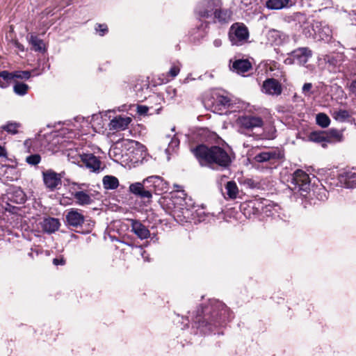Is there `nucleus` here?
Instances as JSON below:
<instances>
[{
	"instance_id": "e433bc0d",
	"label": "nucleus",
	"mask_w": 356,
	"mask_h": 356,
	"mask_svg": "<svg viewBox=\"0 0 356 356\" xmlns=\"http://www.w3.org/2000/svg\"><path fill=\"white\" fill-rule=\"evenodd\" d=\"M179 145V140L175 135L172 138H170V142L168 143V146L165 149V152L168 154L173 152L176 148H177Z\"/></svg>"
},
{
	"instance_id": "bf43d9fd",
	"label": "nucleus",
	"mask_w": 356,
	"mask_h": 356,
	"mask_svg": "<svg viewBox=\"0 0 356 356\" xmlns=\"http://www.w3.org/2000/svg\"><path fill=\"white\" fill-rule=\"evenodd\" d=\"M127 245L129 246H130L132 249H135L136 250V246L135 245L132 244V243H127Z\"/></svg>"
},
{
	"instance_id": "7c9ffc66",
	"label": "nucleus",
	"mask_w": 356,
	"mask_h": 356,
	"mask_svg": "<svg viewBox=\"0 0 356 356\" xmlns=\"http://www.w3.org/2000/svg\"><path fill=\"white\" fill-rule=\"evenodd\" d=\"M29 42L35 51H42L44 50L43 41L38 36L31 34L30 35Z\"/></svg>"
},
{
	"instance_id": "9d476101",
	"label": "nucleus",
	"mask_w": 356,
	"mask_h": 356,
	"mask_svg": "<svg viewBox=\"0 0 356 356\" xmlns=\"http://www.w3.org/2000/svg\"><path fill=\"white\" fill-rule=\"evenodd\" d=\"M294 21L302 29V33L306 37H314L316 33L314 29V22L316 21L310 19L305 14L301 13H296L294 15Z\"/></svg>"
},
{
	"instance_id": "13d9d810",
	"label": "nucleus",
	"mask_w": 356,
	"mask_h": 356,
	"mask_svg": "<svg viewBox=\"0 0 356 356\" xmlns=\"http://www.w3.org/2000/svg\"><path fill=\"white\" fill-rule=\"evenodd\" d=\"M35 255V254L34 253L33 248H31V251L29 253V256L33 259Z\"/></svg>"
},
{
	"instance_id": "72a5a7b5",
	"label": "nucleus",
	"mask_w": 356,
	"mask_h": 356,
	"mask_svg": "<svg viewBox=\"0 0 356 356\" xmlns=\"http://www.w3.org/2000/svg\"><path fill=\"white\" fill-rule=\"evenodd\" d=\"M316 123L321 127L325 128L329 126L330 120L326 114L321 113L316 115Z\"/></svg>"
},
{
	"instance_id": "bb28decb",
	"label": "nucleus",
	"mask_w": 356,
	"mask_h": 356,
	"mask_svg": "<svg viewBox=\"0 0 356 356\" xmlns=\"http://www.w3.org/2000/svg\"><path fill=\"white\" fill-rule=\"evenodd\" d=\"M9 200L16 204H23L26 201V195L20 188H16L10 193Z\"/></svg>"
},
{
	"instance_id": "49530a36",
	"label": "nucleus",
	"mask_w": 356,
	"mask_h": 356,
	"mask_svg": "<svg viewBox=\"0 0 356 356\" xmlns=\"http://www.w3.org/2000/svg\"><path fill=\"white\" fill-rule=\"evenodd\" d=\"M180 68L177 65H173L171 67L168 72V74L172 77L175 78L179 73Z\"/></svg>"
},
{
	"instance_id": "2eb2a0df",
	"label": "nucleus",
	"mask_w": 356,
	"mask_h": 356,
	"mask_svg": "<svg viewBox=\"0 0 356 356\" xmlns=\"http://www.w3.org/2000/svg\"><path fill=\"white\" fill-rule=\"evenodd\" d=\"M262 92L268 95H280L282 88L280 83L275 79H267L262 85Z\"/></svg>"
},
{
	"instance_id": "20e7f679",
	"label": "nucleus",
	"mask_w": 356,
	"mask_h": 356,
	"mask_svg": "<svg viewBox=\"0 0 356 356\" xmlns=\"http://www.w3.org/2000/svg\"><path fill=\"white\" fill-rule=\"evenodd\" d=\"M289 187L298 193L302 197L311 196V180L308 174L302 170H296L291 179Z\"/></svg>"
},
{
	"instance_id": "b1692460",
	"label": "nucleus",
	"mask_w": 356,
	"mask_h": 356,
	"mask_svg": "<svg viewBox=\"0 0 356 356\" xmlns=\"http://www.w3.org/2000/svg\"><path fill=\"white\" fill-rule=\"evenodd\" d=\"M266 39L268 43L271 45H280L285 39V35L275 29H271L266 33Z\"/></svg>"
},
{
	"instance_id": "7ed1b4c3",
	"label": "nucleus",
	"mask_w": 356,
	"mask_h": 356,
	"mask_svg": "<svg viewBox=\"0 0 356 356\" xmlns=\"http://www.w3.org/2000/svg\"><path fill=\"white\" fill-rule=\"evenodd\" d=\"M170 201L173 206L172 215L177 222H188L193 219V207L188 205L184 191H177L172 195Z\"/></svg>"
},
{
	"instance_id": "4468645a",
	"label": "nucleus",
	"mask_w": 356,
	"mask_h": 356,
	"mask_svg": "<svg viewBox=\"0 0 356 356\" xmlns=\"http://www.w3.org/2000/svg\"><path fill=\"white\" fill-rule=\"evenodd\" d=\"M44 184L47 188L54 191L58 185L61 184V177L52 170L42 172Z\"/></svg>"
},
{
	"instance_id": "2f4dec72",
	"label": "nucleus",
	"mask_w": 356,
	"mask_h": 356,
	"mask_svg": "<svg viewBox=\"0 0 356 356\" xmlns=\"http://www.w3.org/2000/svg\"><path fill=\"white\" fill-rule=\"evenodd\" d=\"M227 194L231 199H235L238 193L236 184L234 181H229L225 186Z\"/></svg>"
},
{
	"instance_id": "9b49d317",
	"label": "nucleus",
	"mask_w": 356,
	"mask_h": 356,
	"mask_svg": "<svg viewBox=\"0 0 356 356\" xmlns=\"http://www.w3.org/2000/svg\"><path fill=\"white\" fill-rule=\"evenodd\" d=\"M312 55V51L309 48H298L289 54V56L285 59L284 62L286 64L297 63L298 65H305Z\"/></svg>"
},
{
	"instance_id": "4be33fe9",
	"label": "nucleus",
	"mask_w": 356,
	"mask_h": 356,
	"mask_svg": "<svg viewBox=\"0 0 356 356\" xmlns=\"http://www.w3.org/2000/svg\"><path fill=\"white\" fill-rule=\"evenodd\" d=\"M252 68L250 62L247 59H237L230 65V69L238 74H243Z\"/></svg>"
},
{
	"instance_id": "4d7b16f0",
	"label": "nucleus",
	"mask_w": 356,
	"mask_h": 356,
	"mask_svg": "<svg viewBox=\"0 0 356 356\" xmlns=\"http://www.w3.org/2000/svg\"><path fill=\"white\" fill-rule=\"evenodd\" d=\"M34 253L36 256L39 255L40 254H42V250L37 248H33Z\"/></svg>"
},
{
	"instance_id": "4c0bfd02",
	"label": "nucleus",
	"mask_w": 356,
	"mask_h": 356,
	"mask_svg": "<svg viewBox=\"0 0 356 356\" xmlns=\"http://www.w3.org/2000/svg\"><path fill=\"white\" fill-rule=\"evenodd\" d=\"M350 116L349 112L346 110H339L334 112V118L337 120L344 121Z\"/></svg>"
},
{
	"instance_id": "0eeeda50",
	"label": "nucleus",
	"mask_w": 356,
	"mask_h": 356,
	"mask_svg": "<svg viewBox=\"0 0 356 356\" xmlns=\"http://www.w3.org/2000/svg\"><path fill=\"white\" fill-rule=\"evenodd\" d=\"M229 38L232 44L242 45L249 38L248 29L243 24L235 23L230 27Z\"/></svg>"
},
{
	"instance_id": "c756f323",
	"label": "nucleus",
	"mask_w": 356,
	"mask_h": 356,
	"mask_svg": "<svg viewBox=\"0 0 356 356\" xmlns=\"http://www.w3.org/2000/svg\"><path fill=\"white\" fill-rule=\"evenodd\" d=\"M21 124L16 122H8L6 124L2 125L1 129L6 131L9 134L15 135L18 133V129Z\"/></svg>"
},
{
	"instance_id": "473e14b6",
	"label": "nucleus",
	"mask_w": 356,
	"mask_h": 356,
	"mask_svg": "<svg viewBox=\"0 0 356 356\" xmlns=\"http://www.w3.org/2000/svg\"><path fill=\"white\" fill-rule=\"evenodd\" d=\"M309 140L315 143H322L327 140V135L324 132H312L309 135Z\"/></svg>"
},
{
	"instance_id": "393cba45",
	"label": "nucleus",
	"mask_w": 356,
	"mask_h": 356,
	"mask_svg": "<svg viewBox=\"0 0 356 356\" xmlns=\"http://www.w3.org/2000/svg\"><path fill=\"white\" fill-rule=\"evenodd\" d=\"M292 5L290 0H268L266 6L270 10H281L289 8Z\"/></svg>"
},
{
	"instance_id": "a19ab883",
	"label": "nucleus",
	"mask_w": 356,
	"mask_h": 356,
	"mask_svg": "<svg viewBox=\"0 0 356 356\" xmlns=\"http://www.w3.org/2000/svg\"><path fill=\"white\" fill-rule=\"evenodd\" d=\"M13 79L17 78L21 79H29L31 74L29 71H16L13 72Z\"/></svg>"
},
{
	"instance_id": "dca6fc26",
	"label": "nucleus",
	"mask_w": 356,
	"mask_h": 356,
	"mask_svg": "<svg viewBox=\"0 0 356 356\" xmlns=\"http://www.w3.org/2000/svg\"><path fill=\"white\" fill-rule=\"evenodd\" d=\"M131 122L132 118L131 117L118 115L110 121L108 124L109 129L113 131L125 130Z\"/></svg>"
},
{
	"instance_id": "412c9836",
	"label": "nucleus",
	"mask_w": 356,
	"mask_h": 356,
	"mask_svg": "<svg viewBox=\"0 0 356 356\" xmlns=\"http://www.w3.org/2000/svg\"><path fill=\"white\" fill-rule=\"evenodd\" d=\"M341 186L347 188H356V173L347 171L341 173L339 176Z\"/></svg>"
},
{
	"instance_id": "1a4fd4ad",
	"label": "nucleus",
	"mask_w": 356,
	"mask_h": 356,
	"mask_svg": "<svg viewBox=\"0 0 356 356\" xmlns=\"http://www.w3.org/2000/svg\"><path fill=\"white\" fill-rule=\"evenodd\" d=\"M88 222L90 227L95 225V222L91 220H86L83 214L78 209H70L65 216V222L67 226L78 228L85 222Z\"/></svg>"
},
{
	"instance_id": "8fccbe9b",
	"label": "nucleus",
	"mask_w": 356,
	"mask_h": 356,
	"mask_svg": "<svg viewBox=\"0 0 356 356\" xmlns=\"http://www.w3.org/2000/svg\"><path fill=\"white\" fill-rule=\"evenodd\" d=\"M166 92L170 98H173L176 96L177 90L172 87H168L166 89Z\"/></svg>"
},
{
	"instance_id": "5701e85b",
	"label": "nucleus",
	"mask_w": 356,
	"mask_h": 356,
	"mask_svg": "<svg viewBox=\"0 0 356 356\" xmlns=\"http://www.w3.org/2000/svg\"><path fill=\"white\" fill-rule=\"evenodd\" d=\"M40 224L43 231L49 234L57 231L60 225L58 219L51 217L44 218Z\"/></svg>"
},
{
	"instance_id": "6e6d98bb",
	"label": "nucleus",
	"mask_w": 356,
	"mask_h": 356,
	"mask_svg": "<svg viewBox=\"0 0 356 356\" xmlns=\"http://www.w3.org/2000/svg\"><path fill=\"white\" fill-rule=\"evenodd\" d=\"M7 156V152L6 149L0 145V157H6Z\"/></svg>"
},
{
	"instance_id": "5fc2aeb1",
	"label": "nucleus",
	"mask_w": 356,
	"mask_h": 356,
	"mask_svg": "<svg viewBox=\"0 0 356 356\" xmlns=\"http://www.w3.org/2000/svg\"><path fill=\"white\" fill-rule=\"evenodd\" d=\"M213 44L215 47H220L222 45V40L220 38H216L213 40Z\"/></svg>"
},
{
	"instance_id": "052dcab7",
	"label": "nucleus",
	"mask_w": 356,
	"mask_h": 356,
	"mask_svg": "<svg viewBox=\"0 0 356 356\" xmlns=\"http://www.w3.org/2000/svg\"><path fill=\"white\" fill-rule=\"evenodd\" d=\"M152 240H154V241H158V238L156 237V236L154 235L152 237Z\"/></svg>"
},
{
	"instance_id": "39448f33",
	"label": "nucleus",
	"mask_w": 356,
	"mask_h": 356,
	"mask_svg": "<svg viewBox=\"0 0 356 356\" xmlns=\"http://www.w3.org/2000/svg\"><path fill=\"white\" fill-rule=\"evenodd\" d=\"M238 131L241 134L250 136L256 129H263L264 126V119L257 115L245 114L239 116L236 120Z\"/></svg>"
},
{
	"instance_id": "f704fd0d",
	"label": "nucleus",
	"mask_w": 356,
	"mask_h": 356,
	"mask_svg": "<svg viewBox=\"0 0 356 356\" xmlns=\"http://www.w3.org/2000/svg\"><path fill=\"white\" fill-rule=\"evenodd\" d=\"M29 86L24 83H17L13 87V90L15 94L23 96L27 93Z\"/></svg>"
},
{
	"instance_id": "e2e57ef3",
	"label": "nucleus",
	"mask_w": 356,
	"mask_h": 356,
	"mask_svg": "<svg viewBox=\"0 0 356 356\" xmlns=\"http://www.w3.org/2000/svg\"><path fill=\"white\" fill-rule=\"evenodd\" d=\"M188 326V323H186V325H184V327H187Z\"/></svg>"
},
{
	"instance_id": "aec40b11",
	"label": "nucleus",
	"mask_w": 356,
	"mask_h": 356,
	"mask_svg": "<svg viewBox=\"0 0 356 356\" xmlns=\"http://www.w3.org/2000/svg\"><path fill=\"white\" fill-rule=\"evenodd\" d=\"M232 13L228 9L222 8L221 5L218 6V9L211 19L214 23H219L220 24H227L231 20Z\"/></svg>"
},
{
	"instance_id": "6ab92c4d",
	"label": "nucleus",
	"mask_w": 356,
	"mask_h": 356,
	"mask_svg": "<svg viewBox=\"0 0 356 356\" xmlns=\"http://www.w3.org/2000/svg\"><path fill=\"white\" fill-rule=\"evenodd\" d=\"M314 29L316 33L313 37L314 38H318L319 40L325 42H330L331 40L332 31L327 25L316 21L314 22Z\"/></svg>"
},
{
	"instance_id": "f3484780",
	"label": "nucleus",
	"mask_w": 356,
	"mask_h": 356,
	"mask_svg": "<svg viewBox=\"0 0 356 356\" xmlns=\"http://www.w3.org/2000/svg\"><path fill=\"white\" fill-rule=\"evenodd\" d=\"M131 231L140 240L150 237L151 234L148 228L138 220L131 219Z\"/></svg>"
},
{
	"instance_id": "cd10ccee",
	"label": "nucleus",
	"mask_w": 356,
	"mask_h": 356,
	"mask_svg": "<svg viewBox=\"0 0 356 356\" xmlns=\"http://www.w3.org/2000/svg\"><path fill=\"white\" fill-rule=\"evenodd\" d=\"M102 181L104 187L106 190H114L119 186V181L114 176L106 175L104 177Z\"/></svg>"
},
{
	"instance_id": "3c124183",
	"label": "nucleus",
	"mask_w": 356,
	"mask_h": 356,
	"mask_svg": "<svg viewBox=\"0 0 356 356\" xmlns=\"http://www.w3.org/2000/svg\"><path fill=\"white\" fill-rule=\"evenodd\" d=\"M53 264L55 266H58V265L63 266L65 264V260L62 257L60 258H55L53 259Z\"/></svg>"
},
{
	"instance_id": "f03ea898",
	"label": "nucleus",
	"mask_w": 356,
	"mask_h": 356,
	"mask_svg": "<svg viewBox=\"0 0 356 356\" xmlns=\"http://www.w3.org/2000/svg\"><path fill=\"white\" fill-rule=\"evenodd\" d=\"M192 151L202 166L208 167L212 170L227 169L232 163L229 154L219 146L208 147L204 145H200Z\"/></svg>"
},
{
	"instance_id": "ea45409f",
	"label": "nucleus",
	"mask_w": 356,
	"mask_h": 356,
	"mask_svg": "<svg viewBox=\"0 0 356 356\" xmlns=\"http://www.w3.org/2000/svg\"><path fill=\"white\" fill-rule=\"evenodd\" d=\"M208 24L201 23V24L197 27V31L198 33L197 35L195 36V38L200 39L203 38L207 35L206 29L207 28Z\"/></svg>"
},
{
	"instance_id": "79ce46f5",
	"label": "nucleus",
	"mask_w": 356,
	"mask_h": 356,
	"mask_svg": "<svg viewBox=\"0 0 356 356\" xmlns=\"http://www.w3.org/2000/svg\"><path fill=\"white\" fill-rule=\"evenodd\" d=\"M95 29V31L101 36L104 35L108 32L107 25L104 24H97Z\"/></svg>"
},
{
	"instance_id": "ddd939ff",
	"label": "nucleus",
	"mask_w": 356,
	"mask_h": 356,
	"mask_svg": "<svg viewBox=\"0 0 356 356\" xmlns=\"http://www.w3.org/2000/svg\"><path fill=\"white\" fill-rule=\"evenodd\" d=\"M74 154L73 151H71V152H69L67 156L70 157V156L72 158L75 159L74 161H72V162L75 163L76 161H79L78 160V158H80L81 161L86 165V166L88 168H90L92 170V171H97L100 168L101 163L99 160L95 156L92 154H77L75 156L72 155Z\"/></svg>"
},
{
	"instance_id": "a18cd8bd",
	"label": "nucleus",
	"mask_w": 356,
	"mask_h": 356,
	"mask_svg": "<svg viewBox=\"0 0 356 356\" xmlns=\"http://www.w3.org/2000/svg\"><path fill=\"white\" fill-rule=\"evenodd\" d=\"M136 250L138 251V253L140 254L142 258L145 261H149L150 259L149 258V254L147 253L145 250H143L141 245L136 246Z\"/></svg>"
},
{
	"instance_id": "f8f14e48",
	"label": "nucleus",
	"mask_w": 356,
	"mask_h": 356,
	"mask_svg": "<svg viewBox=\"0 0 356 356\" xmlns=\"http://www.w3.org/2000/svg\"><path fill=\"white\" fill-rule=\"evenodd\" d=\"M220 3V0H204L197 7V13L201 17L211 19Z\"/></svg>"
},
{
	"instance_id": "423d86ee",
	"label": "nucleus",
	"mask_w": 356,
	"mask_h": 356,
	"mask_svg": "<svg viewBox=\"0 0 356 356\" xmlns=\"http://www.w3.org/2000/svg\"><path fill=\"white\" fill-rule=\"evenodd\" d=\"M147 184H151L153 187L156 188L163 184V180L159 176H150L145 179L143 183L131 184L129 186V191L141 198L149 199L152 197V192L149 190L145 189V186Z\"/></svg>"
},
{
	"instance_id": "58836bf2",
	"label": "nucleus",
	"mask_w": 356,
	"mask_h": 356,
	"mask_svg": "<svg viewBox=\"0 0 356 356\" xmlns=\"http://www.w3.org/2000/svg\"><path fill=\"white\" fill-rule=\"evenodd\" d=\"M41 161V156L38 154H31L26 158V161L31 165H36Z\"/></svg>"
},
{
	"instance_id": "864d4df0",
	"label": "nucleus",
	"mask_w": 356,
	"mask_h": 356,
	"mask_svg": "<svg viewBox=\"0 0 356 356\" xmlns=\"http://www.w3.org/2000/svg\"><path fill=\"white\" fill-rule=\"evenodd\" d=\"M350 91L356 96V79L353 81L349 86Z\"/></svg>"
},
{
	"instance_id": "f257e3e1",
	"label": "nucleus",
	"mask_w": 356,
	"mask_h": 356,
	"mask_svg": "<svg viewBox=\"0 0 356 356\" xmlns=\"http://www.w3.org/2000/svg\"><path fill=\"white\" fill-rule=\"evenodd\" d=\"M229 307L217 299H209L204 306L198 307L195 316H192L193 326L200 333L208 334L232 318Z\"/></svg>"
},
{
	"instance_id": "603ef678",
	"label": "nucleus",
	"mask_w": 356,
	"mask_h": 356,
	"mask_svg": "<svg viewBox=\"0 0 356 356\" xmlns=\"http://www.w3.org/2000/svg\"><path fill=\"white\" fill-rule=\"evenodd\" d=\"M137 111L140 115H145L148 111V108L145 106H138Z\"/></svg>"
},
{
	"instance_id": "c9c22d12",
	"label": "nucleus",
	"mask_w": 356,
	"mask_h": 356,
	"mask_svg": "<svg viewBox=\"0 0 356 356\" xmlns=\"http://www.w3.org/2000/svg\"><path fill=\"white\" fill-rule=\"evenodd\" d=\"M268 201H266L264 212L269 216H274L275 213H278V210L280 209V207L274 203H268Z\"/></svg>"
},
{
	"instance_id": "09e8293b",
	"label": "nucleus",
	"mask_w": 356,
	"mask_h": 356,
	"mask_svg": "<svg viewBox=\"0 0 356 356\" xmlns=\"http://www.w3.org/2000/svg\"><path fill=\"white\" fill-rule=\"evenodd\" d=\"M133 143L135 144L136 148L141 152V154L143 155L144 153L145 155L146 152V147L137 141H134Z\"/></svg>"
},
{
	"instance_id": "680f3d73",
	"label": "nucleus",
	"mask_w": 356,
	"mask_h": 356,
	"mask_svg": "<svg viewBox=\"0 0 356 356\" xmlns=\"http://www.w3.org/2000/svg\"><path fill=\"white\" fill-rule=\"evenodd\" d=\"M308 26V29H312V25H307Z\"/></svg>"
},
{
	"instance_id": "de8ad7c7",
	"label": "nucleus",
	"mask_w": 356,
	"mask_h": 356,
	"mask_svg": "<svg viewBox=\"0 0 356 356\" xmlns=\"http://www.w3.org/2000/svg\"><path fill=\"white\" fill-rule=\"evenodd\" d=\"M248 1V0H234V2L235 4L238 5L241 9H245L249 3Z\"/></svg>"
},
{
	"instance_id": "37998d69",
	"label": "nucleus",
	"mask_w": 356,
	"mask_h": 356,
	"mask_svg": "<svg viewBox=\"0 0 356 356\" xmlns=\"http://www.w3.org/2000/svg\"><path fill=\"white\" fill-rule=\"evenodd\" d=\"M217 103L224 107H228L230 105V99L225 96H219L217 99Z\"/></svg>"
},
{
	"instance_id": "a211bd4d",
	"label": "nucleus",
	"mask_w": 356,
	"mask_h": 356,
	"mask_svg": "<svg viewBox=\"0 0 356 356\" xmlns=\"http://www.w3.org/2000/svg\"><path fill=\"white\" fill-rule=\"evenodd\" d=\"M283 156L284 154L280 150L277 149H273L258 154L255 156V160L259 163L266 161L273 162L274 161L282 159Z\"/></svg>"
},
{
	"instance_id": "a878e982",
	"label": "nucleus",
	"mask_w": 356,
	"mask_h": 356,
	"mask_svg": "<svg viewBox=\"0 0 356 356\" xmlns=\"http://www.w3.org/2000/svg\"><path fill=\"white\" fill-rule=\"evenodd\" d=\"M313 196L319 201H324L327 199L326 192L324 188H318V190L311 191V196L307 195L305 197L309 202L310 204H316V200H314Z\"/></svg>"
},
{
	"instance_id": "6e6552de",
	"label": "nucleus",
	"mask_w": 356,
	"mask_h": 356,
	"mask_svg": "<svg viewBox=\"0 0 356 356\" xmlns=\"http://www.w3.org/2000/svg\"><path fill=\"white\" fill-rule=\"evenodd\" d=\"M84 184L72 183L70 186V193L75 199V203L79 206L90 205L93 200L90 195L82 191Z\"/></svg>"
},
{
	"instance_id": "c03bdc74",
	"label": "nucleus",
	"mask_w": 356,
	"mask_h": 356,
	"mask_svg": "<svg viewBox=\"0 0 356 356\" xmlns=\"http://www.w3.org/2000/svg\"><path fill=\"white\" fill-rule=\"evenodd\" d=\"M312 84L311 83H306L303 85L302 91L305 96H310L312 92Z\"/></svg>"
},
{
	"instance_id": "c85d7f7f",
	"label": "nucleus",
	"mask_w": 356,
	"mask_h": 356,
	"mask_svg": "<svg viewBox=\"0 0 356 356\" xmlns=\"http://www.w3.org/2000/svg\"><path fill=\"white\" fill-rule=\"evenodd\" d=\"M13 79V72L3 70L0 72V88H7Z\"/></svg>"
}]
</instances>
